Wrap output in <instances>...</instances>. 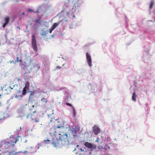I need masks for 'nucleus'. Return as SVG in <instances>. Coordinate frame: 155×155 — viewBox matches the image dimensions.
Instances as JSON below:
<instances>
[{
    "mask_svg": "<svg viewBox=\"0 0 155 155\" xmlns=\"http://www.w3.org/2000/svg\"><path fill=\"white\" fill-rule=\"evenodd\" d=\"M79 130V127L78 126H74L72 127V128H70L69 129L67 134L63 133V132H61V131L59 130L56 129H54L52 132H50V134L51 136H57L58 135L59 136H67L68 134V135H71L72 136H76V133Z\"/></svg>",
    "mask_w": 155,
    "mask_h": 155,
    "instance_id": "obj_1",
    "label": "nucleus"
},
{
    "mask_svg": "<svg viewBox=\"0 0 155 155\" xmlns=\"http://www.w3.org/2000/svg\"><path fill=\"white\" fill-rule=\"evenodd\" d=\"M74 6L72 8L73 12H78L79 9L80 8L83 3V1L82 0H74Z\"/></svg>",
    "mask_w": 155,
    "mask_h": 155,
    "instance_id": "obj_2",
    "label": "nucleus"
},
{
    "mask_svg": "<svg viewBox=\"0 0 155 155\" xmlns=\"http://www.w3.org/2000/svg\"><path fill=\"white\" fill-rule=\"evenodd\" d=\"M31 45L33 50L35 51H37L38 48L37 45L36 38L34 34L32 36Z\"/></svg>",
    "mask_w": 155,
    "mask_h": 155,
    "instance_id": "obj_3",
    "label": "nucleus"
},
{
    "mask_svg": "<svg viewBox=\"0 0 155 155\" xmlns=\"http://www.w3.org/2000/svg\"><path fill=\"white\" fill-rule=\"evenodd\" d=\"M9 87L11 94H16L19 91V90L18 89V84H15L12 86H10Z\"/></svg>",
    "mask_w": 155,
    "mask_h": 155,
    "instance_id": "obj_4",
    "label": "nucleus"
},
{
    "mask_svg": "<svg viewBox=\"0 0 155 155\" xmlns=\"http://www.w3.org/2000/svg\"><path fill=\"white\" fill-rule=\"evenodd\" d=\"M26 118L31 121L34 122L35 120V122L36 123L38 122L39 121V119H36L34 115L32 114H27L26 116Z\"/></svg>",
    "mask_w": 155,
    "mask_h": 155,
    "instance_id": "obj_5",
    "label": "nucleus"
},
{
    "mask_svg": "<svg viewBox=\"0 0 155 155\" xmlns=\"http://www.w3.org/2000/svg\"><path fill=\"white\" fill-rule=\"evenodd\" d=\"M92 132L95 135H97L100 132V129L97 127V126L95 125L92 127Z\"/></svg>",
    "mask_w": 155,
    "mask_h": 155,
    "instance_id": "obj_6",
    "label": "nucleus"
},
{
    "mask_svg": "<svg viewBox=\"0 0 155 155\" xmlns=\"http://www.w3.org/2000/svg\"><path fill=\"white\" fill-rule=\"evenodd\" d=\"M86 59L87 60V62L89 66L91 67L92 65L91 64V59L90 54L88 53H87L86 54Z\"/></svg>",
    "mask_w": 155,
    "mask_h": 155,
    "instance_id": "obj_7",
    "label": "nucleus"
},
{
    "mask_svg": "<svg viewBox=\"0 0 155 155\" xmlns=\"http://www.w3.org/2000/svg\"><path fill=\"white\" fill-rule=\"evenodd\" d=\"M4 90L6 91V94H11V91L10 90V87L9 86L7 87V85H5L3 87Z\"/></svg>",
    "mask_w": 155,
    "mask_h": 155,
    "instance_id": "obj_8",
    "label": "nucleus"
},
{
    "mask_svg": "<svg viewBox=\"0 0 155 155\" xmlns=\"http://www.w3.org/2000/svg\"><path fill=\"white\" fill-rule=\"evenodd\" d=\"M10 20V18L9 17L7 16L4 19L5 23H4L2 25V27L3 28H5L7 25L9 23Z\"/></svg>",
    "mask_w": 155,
    "mask_h": 155,
    "instance_id": "obj_9",
    "label": "nucleus"
},
{
    "mask_svg": "<svg viewBox=\"0 0 155 155\" xmlns=\"http://www.w3.org/2000/svg\"><path fill=\"white\" fill-rule=\"evenodd\" d=\"M61 21H62V20L60 21L58 23H54L53 25H52L51 28H52L53 29H54Z\"/></svg>",
    "mask_w": 155,
    "mask_h": 155,
    "instance_id": "obj_10",
    "label": "nucleus"
},
{
    "mask_svg": "<svg viewBox=\"0 0 155 155\" xmlns=\"http://www.w3.org/2000/svg\"><path fill=\"white\" fill-rule=\"evenodd\" d=\"M26 133L27 135H31L32 134V130L31 129H28Z\"/></svg>",
    "mask_w": 155,
    "mask_h": 155,
    "instance_id": "obj_11",
    "label": "nucleus"
},
{
    "mask_svg": "<svg viewBox=\"0 0 155 155\" xmlns=\"http://www.w3.org/2000/svg\"><path fill=\"white\" fill-rule=\"evenodd\" d=\"M29 83L28 81H27L25 84V87H24L25 89H26L27 90L29 89Z\"/></svg>",
    "mask_w": 155,
    "mask_h": 155,
    "instance_id": "obj_12",
    "label": "nucleus"
},
{
    "mask_svg": "<svg viewBox=\"0 0 155 155\" xmlns=\"http://www.w3.org/2000/svg\"><path fill=\"white\" fill-rule=\"evenodd\" d=\"M34 67L36 68V70H39L40 68L39 64L38 63H35L34 64Z\"/></svg>",
    "mask_w": 155,
    "mask_h": 155,
    "instance_id": "obj_13",
    "label": "nucleus"
},
{
    "mask_svg": "<svg viewBox=\"0 0 155 155\" xmlns=\"http://www.w3.org/2000/svg\"><path fill=\"white\" fill-rule=\"evenodd\" d=\"M41 101L45 105V104L47 102L48 100L47 99H45L44 97H43L41 99Z\"/></svg>",
    "mask_w": 155,
    "mask_h": 155,
    "instance_id": "obj_14",
    "label": "nucleus"
},
{
    "mask_svg": "<svg viewBox=\"0 0 155 155\" xmlns=\"http://www.w3.org/2000/svg\"><path fill=\"white\" fill-rule=\"evenodd\" d=\"M132 100L133 101H136V96L135 93V92H134L133 93L132 96Z\"/></svg>",
    "mask_w": 155,
    "mask_h": 155,
    "instance_id": "obj_15",
    "label": "nucleus"
},
{
    "mask_svg": "<svg viewBox=\"0 0 155 155\" xmlns=\"http://www.w3.org/2000/svg\"><path fill=\"white\" fill-rule=\"evenodd\" d=\"M154 0H151L150 2V5L149 8L150 9H151L152 8L153 5L154 4Z\"/></svg>",
    "mask_w": 155,
    "mask_h": 155,
    "instance_id": "obj_16",
    "label": "nucleus"
},
{
    "mask_svg": "<svg viewBox=\"0 0 155 155\" xmlns=\"http://www.w3.org/2000/svg\"><path fill=\"white\" fill-rule=\"evenodd\" d=\"M21 60H22L21 59L19 60H18V56H17V57H16V60H15V62H14V61L13 60L12 61V62L13 63H16V62H18V61H19L20 62H22Z\"/></svg>",
    "mask_w": 155,
    "mask_h": 155,
    "instance_id": "obj_17",
    "label": "nucleus"
},
{
    "mask_svg": "<svg viewBox=\"0 0 155 155\" xmlns=\"http://www.w3.org/2000/svg\"><path fill=\"white\" fill-rule=\"evenodd\" d=\"M35 22L36 23L41 24L42 22V21L40 19H37L35 21Z\"/></svg>",
    "mask_w": 155,
    "mask_h": 155,
    "instance_id": "obj_18",
    "label": "nucleus"
},
{
    "mask_svg": "<svg viewBox=\"0 0 155 155\" xmlns=\"http://www.w3.org/2000/svg\"><path fill=\"white\" fill-rule=\"evenodd\" d=\"M35 92L34 91H31V95L29 96L30 98H31L33 97L34 94Z\"/></svg>",
    "mask_w": 155,
    "mask_h": 155,
    "instance_id": "obj_19",
    "label": "nucleus"
},
{
    "mask_svg": "<svg viewBox=\"0 0 155 155\" xmlns=\"http://www.w3.org/2000/svg\"><path fill=\"white\" fill-rule=\"evenodd\" d=\"M26 90H27V89H25L24 88L22 92V94L23 95H25L26 94Z\"/></svg>",
    "mask_w": 155,
    "mask_h": 155,
    "instance_id": "obj_20",
    "label": "nucleus"
},
{
    "mask_svg": "<svg viewBox=\"0 0 155 155\" xmlns=\"http://www.w3.org/2000/svg\"><path fill=\"white\" fill-rule=\"evenodd\" d=\"M72 109H73V116L74 117H75L76 115V113L75 110V109H74V107H73Z\"/></svg>",
    "mask_w": 155,
    "mask_h": 155,
    "instance_id": "obj_21",
    "label": "nucleus"
},
{
    "mask_svg": "<svg viewBox=\"0 0 155 155\" xmlns=\"http://www.w3.org/2000/svg\"><path fill=\"white\" fill-rule=\"evenodd\" d=\"M27 10L28 12H33V10L30 8H28V9H27Z\"/></svg>",
    "mask_w": 155,
    "mask_h": 155,
    "instance_id": "obj_22",
    "label": "nucleus"
},
{
    "mask_svg": "<svg viewBox=\"0 0 155 155\" xmlns=\"http://www.w3.org/2000/svg\"><path fill=\"white\" fill-rule=\"evenodd\" d=\"M66 104L67 105L69 106H70V107H72V108H73V107L72 106V105L71 104H69L68 103H66Z\"/></svg>",
    "mask_w": 155,
    "mask_h": 155,
    "instance_id": "obj_23",
    "label": "nucleus"
},
{
    "mask_svg": "<svg viewBox=\"0 0 155 155\" xmlns=\"http://www.w3.org/2000/svg\"><path fill=\"white\" fill-rule=\"evenodd\" d=\"M63 126L62 125V124H61L59 126H56V127L58 128H59L61 127H63Z\"/></svg>",
    "mask_w": 155,
    "mask_h": 155,
    "instance_id": "obj_24",
    "label": "nucleus"
},
{
    "mask_svg": "<svg viewBox=\"0 0 155 155\" xmlns=\"http://www.w3.org/2000/svg\"><path fill=\"white\" fill-rule=\"evenodd\" d=\"M54 29H52V28H50V30L49 33H51L52 32V31Z\"/></svg>",
    "mask_w": 155,
    "mask_h": 155,
    "instance_id": "obj_25",
    "label": "nucleus"
},
{
    "mask_svg": "<svg viewBox=\"0 0 155 155\" xmlns=\"http://www.w3.org/2000/svg\"><path fill=\"white\" fill-rule=\"evenodd\" d=\"M61 68V67L59 66H58L57 67L56 69H60Z\"/></svg>",
    "mask_w": 155,
    "mask_h": 155,
    "instance_id": "obj_26",
    "label": "nucleus"
},
{
    "mask_svg": "<svg viewBox=\"0 0 155 155\" xmlns=\"http://www.w3.org/2000/svg\"><path fill=\"white\" fill-rule=\"evenodd\" d=\"M17 28H18L19 29H20V28L19 27H17Z\"/></svg>",
    "mask_w": 155,
    "mask_h": 155,
    "instance_id": "obj_27",
    "label": "nucleus"
},
{
    "mask_svg": "<svg viewBox=\"0 0 155 155\" xmlns=\"http://www.w3.org/2000/svg\"><path fill=\"white\" fill-rule=\"evenodd\" d=\"M19 0H16V2H18V1H19Z\"/></svg>",
    "mask_w": 155,
    "mask_h": 155,
    "instance_id": "obj_28",
    "label": "nucleus"
},
{
    "mask_svg": "<svg viewBox=\"0 0 155 155\" xmlns=\"http://www.w3.org/2000/svg\"><path fill=\"white\" fill-rule=\"evenodd\" d=\"M20 80V79H19V78H18V81H19Z\"/></svg>",
    "mask_w": 155,
    "mask_h": 155,
    "instance_id": "obj_29",
    "label": "nucleus"
},
{
    "mask_svg": "<svg viewBox=\"0 0 155 155\" xmlns=\"http://www.w3.org/2000/svg\"><path fill=\"white\" fill-rule=\"evenodd\" d=\"M22 14H23V15H25V13H24V12H23V13H22Z\"/></svg>",
    "mask_w": 155,
    "mask_h": 155,
    "instance_id": "obj_30",
    "label": "nucleus"
},
{
    "mask_svg": "<svg viewBox=\"0 0 155 155\" xmlns=\"http://www.w3.org/2000/svg\"><path fill=\"white\" fill-rule=\"evenodd\" d=\"M1 94H0V98H1Z\"/></svg>",
    "mask_w": 155,
    "mask_h": 155,
    "instance_id": "obj_31",
    "label": "nucleus"
},
{
    "mask_svg": "<svg viewBox=\"0 0 155 155\" xmlns=\"http://www.w3.org/2000/svg\"><path fill=\"white\" fill-rule=\"evenodd\" d=\"M52 121V120H51L50 122H51Z\"/></svg>",
    "mask_w": 155,
    "mask_h": 155,
    "instance_id": "obj_32",
    "label": "nucleus"
},
{
    "mask_svg": "<svg viewBox=\"0 0 155 155\" xmlns=\"http://www.w3.org/2000/svg\"><path fill=\"white\" fill-rule=\"evenodd\" d=\"M35 112H36V111H35L34 112V113H35Z\"/></svg>",
    "mask_w": 155,
    "mask_h": 155,
    "instance_id": "obj_33",
    "label": "nucleus"
},
{
    "mask_svg": "<svg viewBox=\"0 0 155 155\" xmlns=\"http://www.w3.org/2000/svg\"><path fill=\"white\" fill-rule=\"evenodd\" d=\"M43 35V34H41V35Z\"/></svg>",
    "mask_w": 155,
    "mask_h": 155,
    "instance_id": "obj_34",
    "label": "nucleus"
},
{
    "mask_svg": "<svg viewBox=\"0 0 155 155\" xmlns=\"http://www.w3.org/2000/svg\"><path fill=\"white\" fill-rule=\"evenodd\" d=\"M73 17H75V16H74V15H73Z\"/></svg>",
    "mask_w": 155,
    "mask_h": 155,
    "instance_id": "obj_35",
    "label": "nucleus"
}]
</instances>
